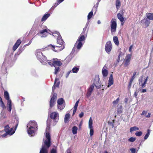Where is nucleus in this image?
Instances as JSON below:
<instances>
[{
	"instance_id": "0eeeda50",
	"label": "nucleus",
	"mask_w": 153,
	"mask_h": 153,
	"mask_svg": "<svg viewBox=\"0 0 153 153\" xmlns=\"http://www.w3.org/2000/svg\"><path fill=\"white\" fill-rule=\"evenodd\" d=\"M53 36H57V43L59 44L60 46H62V45L64 43V42L62 40V37L59 32L56 31L53 34Z\"/></svg>"
},
{
	"instance_id": "39448f33",
	"label": "nucleus",
	"mask_w": 153,
	"mask_h": 153,
	"mask_svg": "<svg viewBox=\"0 0 153 153\" xmlns=\"http://www.w3.org/2000/svg\"><path fill=\"white\" fill-rule=\"evenodd\" d=\"M16 125L14 130H13V128H10L9 125H7L4 127V131L9 136H11L13 135L15 133V131L16 129L19 124L18 119H16Z\"/></svg>"
},
{
	"instance_id": "0e129e2a",
	"label": "nucleus",
	"mask_w": 153,
	"mask_h": 153,
	"mask_svg": "<svg viewBox=\"0 0 153 153\" xmlns=\"http://www.w3.org/2000/svg\"><path fill=\"white\" fill-rule=\"evenodd\" d=\"M74 108V110H73V115H74L75 114V113H76V110H77L76 108Z\"/></svg>"
},
{
	"instance_id": "b1692460",
	"label": "nucleus",
	"mask_w": 153,
	"mask_h": 153,
	"mask_svg": "<svg viewBox=\"0 0 153 153\" xmlns=\"http://www.w3.org/2000/svg\"><path fill=\"white\" fill-rule=\"evenodd\" d=\"M7 109L9 111H10L12 109L11 101L9 100L7 102Z\"/></svg>"
},
{
	"instance_id": "a19ab883",
	"label": "nucleus",
	"mask_w": 153,
	"mask_h": 153,
	"mask_svg": "<svg viewBox=\"0 0 153 153\" xmlns=\"http://www.w3.org/2000/svg\"><path fill=\"white\" fill-rule=\"evenodd\" d=\"M31 73L33 76L35 77H37L38 75L36 73L35 70L33 69L31 71Z\"/></svg>"
},
{
	"instance_id": "2f4dec72",
	"label": "nucleus",
	"mask_w": 153,
	"mask_h": 153,
	"mask_svg": "<svg viewBox=\"0 0 153 153\" xmlns=\"http://www.w3.org/2000/svg\"><path fill=\"white\" fill-rule=\"evenodd\" d=\"M123 55V53L121 51L119 53V55L118 56V57L117 59V62H116V66L118 64V63L119 62L120 60V57L121 56H122Z\"/></svg>"
},
{
	"instance_id": "ddd939ff",
	"label": "nucleus",
	"mask_w": 153,
	"mask_h": 153,
	"mask_svg": "<svg viewBox=\"0 0 153 153\" xmlns=\"http://www.w3.org/2000/svg\"><path fill=\"white\" fill-rule=\"evenodd\" d=\"M131 55L129 54L127 55L125 58V59L124 62V65L125 67H127L130 64Z\"/></svg>"
},
{
	"instance_id": "a878e982",
	"label": "nucleus",
	"mask_w": 153,
	"mask_h": 153,
	"mask_svg": "<svg viewBox=\"0 0 153 153\" xmlns=\"http://www.w3.org/2000/svg\"><path fill=\"white\" fill-rule=\"evenodd\" d=\"M117 18L119 19L120 21L121 22H123L124 21V18L120 13H118L117 15Z\"/></svg>"
},
{
	"instance_id": "e2e57ef3",
	"label": "nucleus",
	"mask_w": 153,
	"mask_h": 153,
	"mask_svg": "<svg viewBox=\"0 0 153 153\" xmlns=\"http://www.w3.org/2000/svg\"><path fill=\"white\" fill-rule=\"evenodd\" d=\"M58 3V1L57 0L56 2L55 3L54 5V6H55V7H56L59 4H60L59 3Z\"/></svg>"
},
{
	"instance_id": "bb28decb",
	"label": "nucleus",
	"mask_w": 153,
	"mask_h": 153,
	"mask_svg": "<svg viewBox=\"0 0 153 153\" xmlns=\"http://www.w3.org/2000/svg\"><path fill=\"white\" fill-rule=\"evenodd\" d=\"M116 7L117 10L119 9L121 5V2L120 0H116Z\"/></svg>"
},
{
	"instance_id": "2eb2a0df",
	"label": "nucleus",
	"mask_w": 153,
	"mask_h": 153,
	"mask_svg": "<svg viewBox=\"0 0 153 153\" xmlns=\"http://www.w3.org/2000/svg\"><path fill=\"white\" fill-rule=\"evenodd\" d=\"M94 88V85L92 84L91 85L87 90V91L86 94V97L88 98L91 95L92 92Z\"/></svg>"
},
{
	"instance_id": "e433bc0d",
	"label": "nucleus",
	"mask_w": 153,
	"mask_h": 153,
	"mask_svg": "<svg viewBox=\"0 0 153 153\" xmlns=\"http://www.w3.org/2000/svg\"><path fill=\"white\" fill-rule=\"evenodd\" d=\"M150 129H147V133L146 134L144 137V140H146L148 138L150 134Z\"/></svg>"
},
{
	"instance_id": "69168bd1",
	"label": "nucleus",
	"mask_w": 153,
	"mask_h": 153,
	"mask_svg": "<svg viewBox=\"0 0 153 153\" xmlns=\"http://www.w3.org/2000/svg\"><path fill=\"white\" fill-rule=\"evenodd\" d=\"M31 42H32V41L30 40L28 44L25 45V46H28V45H30L31 44Z\"/></svg>"
},
{
	"instance_id": "4c0bfd02",
	"label": "nucleus",
	"mask_w": 153,
	"mask_h": 153,
	"mask_svg": "<svg viewBox=\"0 0 153 153\" xmlns=\"http://www.w3.org/2000/svg\"><path fill=\"white\" fill-rule=\"evenodd\" d=\"M148 76H147L146 79H145L143 83H141L140 85H139L140 86H141L142 87H144L146 85V84L147 82L148 79Z\"/></svg>"
},
{
	"instance_id": "de8ad7c7",
	"label": "nucleus",
	"mask_w": 153,
	"mask_h": 153,
	"mask_svg": "<svg viewBox=\"0 0 153 153\" xmlns=\"http://www.w3.org/2000/svg\"><path fill=\"white\" fill-rule=\"evenodd\" d=\"M77 45V44L76 43L74 45V46L72 50V51L71 52L72 53H74V52L76 50V48H77L76 47Z\"/></svg>"
},
{
	"instance_id": "cd10ccee",
	"label": "nucleus",
	"mask_w": 153,
	"mask_h": 153,
	"mask_svg": "<svg viewBox=\"0 0 153 153\" xmlns=\"http://www.w3.org/2000/svg\"><path fill=\"white\" fill-rule=\"evenodd\" d=\"M147 18L150 20H153V13H146Z\"/></svg>"
},
{
	"instance_id": "5fc2aeb1",
	"label": "nucleus",
	"mask_w": 153,
	"mask_h": 153,
	"mask_svg": "<svg viewBox=\"0 0 153 153\" xmlns=\"http://www.w3.org/2000/svg\"><path fill=\"white\" fill-rule=\"evenodd\" d=\"M19 46L16 45L15 44L13 45V50L14 51H15Z\"/></svg>"
},
{
	"instance_id": "4be33fe9",
	"label": "nucleus",
	"mask_w": 153,
	"mask_h": 153,
	"mask_svg": "<svg viewBox=\"0 0 153 153\" xmlns=\"http://www.w3.org/2000/svg\"><path fill=\"white\" fill-rule=\"evenodd\" d=\"M4 97L5 99L7 101V102H9V100H11L10 99L9 93L7 91H4Z\"/></svg>"
},
{
	"instance_id": "680f3d73",
	"label": "nucleus",
	"mask_w": 153,
	"mask_h": 153,
	"mask_svg": "<svg viewBox=\"0 0 153 153\" xmlns=\"http://www.w3.org/2000/svg\"><path fill=\"white\" fill-rule=\"evenodd\" d=\"M71 72V71H69L68 72H67V73L66 74V78H67L68 77L69 74H70V73Z\"/></svg>"
},
{
	"instance_id": "6e6552de",
	"label": "nucleus",
	"mask_w": 153,
	"mask_h": 153,
	"mask_svg": "<svg viewBox=\"0 0 153 153\" xmlns=\"http://www.w3.org/2000/svg\"><path fill=\"white\" fill-rule=\"evenodd\" d=\"M51 118L53 120L54 122L53 123V126H54L56 124V123L58 122L59 119V114L58 113L56 112H54L51 113L50 115Z\"/></svg>"
},
{
	"instance_id": "72a5a7b5",
	"label": "nucleus",
	"mask_w": 153,
	"mask_h": 153,
	"mask_svg": "<svg viewBox=\"0 0 153 153\" xmlns=\"http://www.w3.org/2000/svg\"><path fill=\"white\" fill-rule=\"evenodd\" d=\"M77 128L76 126H73L72 128V132L73 134H75L77 133Z\"/></svg>"
},
{
	"instance_id": "37998d69",
	"label": "nucleus",
	"mask_w": 153,
	"mask_h": 153,
	"mask_svg": "<svg viewBox=\"0 0 153 153\" xmlns=\"http://www.w3.org/2000/svg\"><path fill=\"white\" fill-rule=\"evenodd\" d=\"M57 107L58 109H60V110H62L64 108L65 105L64 104L60 105H58Z\"/></svg>"
},
{
	"instance_id": "13d9d810",
	"label": "nucleus",
	"mask_w": 153,
	"mask_h": 153,
	"mask_svg": "<svg viewBox=\"0 0 153 153\" xmlns=\"http://www.w3.org/2000/svg\"><path fill=\"white\" fill-rule=\"evenodd\" d=\"M48 64L51 66H53V60L51 62H48Z\"/></svg>"
},
{
	"instance_id": "f704fd0d",
	"label": "nucleus",
	"mask_w": 153,
	"mask_h": 153,
	"mask_svg": "<svg viewBox=\"0 0 153 153\" xmlns=\"http://www.w3.org/2000/svg\"><path fill=\"white\" fill-rule=\"evenodd\" d=\"M79 69V67H74L72 69V71L73 73H76L78 72V71Z\"/></svg>"
},
{
	"instance_id": "ea45409f",
	"label": "nucleus",
	"mask_w": 153,
	"mask_h": 153,
	"mask_svg": "<svg viewBox=\"0 0 153 153\" xmlns=\"http://www.w3.org/2000/svg\"><path fill=\"white\" fill-rule=\"evenodd\" d=\"M93 15V10H91L88 15V20H89L92 17Z\"/></svg>"
},
{
	"instance_id": "9d476101",
	"label": "nucleus",
	"mask_w": 153,
	"mask_h": 153,
	"mask_svg": "<svg viewBox=\"0 0 153 153\" xmlns=\"http://www.w3.org/2000/svg\"><path fill=\"white\" fill-rule=\"evenodd\" d=\"M49 47H50L54 51L58 52L61 51L64 49L65 46H58L57 45H53L51 44L49 45H48Z\"/></svg>"
},
{
	"instance_id": "a211bd4d",
	"label": "nucleus",
	"mask_w": 153,
	"mask_h": 153,
	"mask_svg": "<svg viewBox=\"0 0 153 153\" xmlns=\"http://www.w3.org/2000/svg\"><path fill=\"white\" fill-rule=\"evenodd\" d=\"M113 84V75L112 74H111L108 80V83L107 87L108 88Z\"/></svg>"
},
{
	"instance_id": "09e8293b",
	"label": "nucleus",
	"mask_w": 153,
	"mask_h": 153,
	"mask_svg": "<svg viewBox=\"0 0 153 153\" xmlns=\"http://www.w3.org/2000/svg\"><path fill=\"white\" fill-rule=\"evenodd\" d=\"M0 105L1 107L3 109L6 108V107L3 101L0 102Z\"/></svg>"
},
{
	"instance_id": "c756f323",
	"label": "nucleus",
	"mask_w": 153,
	"mask_h": 153,
	"mask_svg": "<svg viewBox=\"0 0 153 153\" xmlns=\"http://www.w3.org/2000/svg\"><path fill=\"white\" fill-rule=\"evenodd\" d=\"M123 107L122 105L117 106V112L118 114H120L123 112Z\"/></svg>"
},
{
	"instance_id": "7ed1b4c3",
	"label": "nucleus",
	"mask_w": 153,
	"mask_h": 153,
	"mask_svg": "<svg viewBox=\"0 0 153 153\" xmlns=\"http://www.w3.org/2000/svg\"><path fill=\"white\" fill-rule=\"evenodd\" d=\"M37 123L33 120L30 121L27 125V131L29 136H33L34 134V130L37 129Z\"/></svg>"
},
{
	"instance_id": "9b49d317",
	"label": "nucleus",
	"mask_w": 153,
	"mask_h": 153,
	"mask_svg": "<svg viewBox=\"0 0 153 153\" xmlns=\"http://www.w3.org/2000/svg\"><path fill=\"white\" fill-rule=\"evenodd\" d=\"M112 48V46L111 41H108L105 45V50L106 52L108 54L110 52Z\"/></svg>"
},
{
	"instance_id": "393cba45",
	"label": "nucleus",
	"mask_w": 153,
	"mask_h": 153,
	"mask_svg": "<svg viewBox=\"0 0 153 153\" xmlns=\"http://www.w3.org/2000/svg\"><path fill=\"white\" fill-rule=\"evenodd\" d=\"M144 22L146 26H148L150 22V20L148 19L145 18L141 21V22Z\"/></svg>"
},
{
	"instance_id": "052dcab7",
	"label": "nucleus",
	"mask_w": 153,
	"mask_h": 153,
	"mask_svg": "<svg viewBox=\"0 0 153 153\" xmlns=\"http://www.w3.org/2000/svg\"><path fill=\"white\" fill-rule=\"evenodd\" d=\"M84 115V113L83 112H82L79 115V117L80 118H82Z\"/></svg>"
},
{
	"instance_id": "f03ea898",
	"label": "nucleus",
	"mask_w": 153,
	"mask_h": 153,
	"mask_svg": "<svg viewBox=\"0 0 153 153\" xmlns=\"http://www.w3.org/2000/svg\"><path fill=\"white\" fill-rule=\"evenodd\" d=\"M60 81L58 79L56 78L54 81V85L52 87L53 94L52 97L50 101V108H52L54 105L56 99L57 98V94L55 93H53L54 90L56 87H58L59 86Z\"/></svg>"
},
{
	"instance_id": "c03bdc74",
	"label": "nucleus",
	"mask_w": 153,
	"mask_h": 153,
	"mask_svg": "<svg viewBox=\"0 0 153 153\" xmlns=\"http://www.w3.org/2000/svg\"><path fill=\"white\" fill-rule=\"evenodd\" d=\"M142 132L141 131H137L136 132L135 134L136 136L140 137L141 136Z\"/></svg>"
},
{
	"instance_id": "4d7b16f0",
	"label": "nucleus",
	"mask_w": 153,
	"mask_h": 153,
	"mask_svg": "<svg viewBox=\"0 0 153 153\" xmlns=\"http://www.w3.org/2000/svg\"><path fill=\"white\" fill-rule=\"evenodd\" d=\"M143 80V76H141V77L140 78L139 80V85H140L142 81Z\"/></svg>"
},
{
	"instance_id": "774afa93",
	"label": "nucleus",
	"mask_w": 153,
	"mask_h": 153,
	"mask_svg": "<svg viewBox=\"0 0 153 153\" xmlns=\"http://www.w3.org/2000/svg\"><path fill=\"white\" fill-rule=\"evenodd\" d=\"M146 112L145 111H143L141 113V115H144L145 114H146Z\"/></svg>"
},
{
	"instance_id": "f8f14e48",
	"label": "nucleus",
	"mask_w": 153,
	"mask_h": 153,
	"mask_svg": "<svg viewBox=\"0 0 153 153\" xmlns=\"http://www.w3.org/2000/svg\"><path fill=\"white\" fill-rule=\"evenodd\" d=\"M92 84H93L94 86H95L97 89L101 88V84L100 83V78L98 76L95 77L94 82Z\"/></svg>"
},
{
	"instance_id": "4468645a",
	"label": "nucleus",
	"mask_w": 153,
	"mask_h": 153,
	"mask_svg": "<svg viewBox=\"0 0 153 153\" xmlns=\"http://www.w3.org/2000/svg\"><path fill=\"white\" fill-rule=\"evenodd\" d=\"M38 28L39 30V32L40 34H43L45 33H47V30L46 29L47 27L45 26L40 25Z\"/></svg>"
},
{
	"instance_id": "bf43d9fd",
	"label": "nucleus",
	"mask_w": 153,
	"mask_h": 153,
	"mask_svg": "<svg viewBox=\"0 0 153 153\" xmlns=\"http://www.w3.org/2000/svg\"><path fill=\"white\" fill-rule=\"evenodd\" d=\"M9 135L6 132L1 135L2 137H6L7 136Z\"/></svg>"
},
{
	"instance_id": "49530a36",
	"label": "nucleus",
	"mask_w": 153,
	"mask_h": 153,
	"mask_svg": "<svg viewBox=\"0 0 153 153\" xmlns=\"http://www.w3.org/2000/svg\"><path fill=\"white\" fill-rule=\"evenodd\" d=\"M99 3L98 2H97L96 4L94 5V7H93L92 10H93L94 9H95V12L97 11V8L98 6Z\"/></svg>"
},
{
	"instance_id": "6e6d98bb",
	"label": "nucleus",
	"mask_w": 153,
	"mask_h": 153,
	"mask_svg": "<svg viewBox=\"0 0 153 153\" xmlns=\"http://www.w3.org/2000/svg\"><path fill=\"white\" fill-rule=\"evenodd\" d=\"M40 20V18L39 17H38L36 18L35 21V24H37L39 22V21Z\"/></svg>"
},
{
	"instance_id": "412c9836",
	"label": "nucleus",
	"mask_w": 153,
	"mask_h": 153,
	"mask_svg": "<svg viewBox=\"0 0 153 153\" xmlns=\"http://www.w3.org/2000/svg\"><path fill=\"white\" fill-rule=\"evenodd\" d=\"M52 120L51 119L49 118L48 119L47 121V127L46 129V131L48 130L49 129L50 125H52Z\"/></svg>"
},
{
	"instance_id": "f257e3e1",
	"label": "nucleus",
	"mask_w": 153,
	"mask_h": 153,
	"mask_svg": "<svg viewBox=\"0 0 153 153\" xmlns=\"http://www.w3.org/2000/svg\"><path fill=\"white\" fill-rule=\"evenodd\" d=\"M45 136L47 139L43 143L39 153H48V149L51 145V137L50 133L49 132H46Z\"/></svg>"
},
{
	"instance_id": "1a4fd4ad",
	"label": "nucleus",
	"mask_w": 153,
	"mask_h": 153,
	"mask_svg": "<svg viewBox=\"0 0 153 153\" xmlns=\"http://www.w3.org/2000/svg\"><path fill=\"white\" fill-rule=\"evenodd\" d=\"M85 39L84 36L80 35V36L78 38L77 40L76 43L77 44L76 47L77 49L79 50L83 45V44L82 42V41H84Z\"/></svg>"
},
{
	"instance_id": "603ef678",
	"label": "nucleus",
	"mask_w": 153,
	"mask_h": 153,
	"mask_svg": "<svg viewBox=\"0 0 153 153\" xmlns=\"http://www.w3.org/2000/svg\"><path fill=\"white\" fill-rule=\"evenodd\" d=\"M119 100V98H117L115 100L113 101V104H116L118 103Z\"/></svg>"
},
{
	"instance_id": "a18cd8bd",
	"label": "nucleus",
	"mask_w": 153,
	"mask_h": 153,
	"mask_svg": "<svg viewBox=\"0 0 153 153\" xmlns=\"http://www.w3.org/2000/svg\"><path fill=\"white\" fill-rule=\"evenodd\" d=\"M136 140V138L135 137H131L128 139V141L130 142H133L134 141Z\"/></svg>"
},
{
	"instance_id": "7c9ffc66",
	"label": "nucleus",
	"mask_w": 153,
	"mask_h": 153,
	"mask_svg": "<svg viewBox=\"0 0 153 153\" xmlns=\"http://www.w3.org/2000/svg\"><path fill=\"white\" fill-rule=\"evenodd\" d=\"M70 118V115L69 114H66L64 118V122L65 123H67Z\"/></svg>"
},
{
	"instance_id": "338daca9",
	"label": "nucleus",
	"mask_w": 153,
	"mask_h": 153,
	"mask_svg": "<svg viewBox=\"0 0 153 153\" xmlns=\"http://www.w3.org/2000/svg\"><path fill=\"white\" fill-rule=\"evenodd\" d=\"M146 89H142L141 90V92L142 93H145L146 92Z\"/></svg>"
},
{
	"instance_id": "c85d7f7f",
	"label": "nucleus",
	"mask_w": 153,
	"mask_h": 153,
	"mask_svg": "<svg viewBox=\"0 0 153 153\" xmlns=\"http://www.w3.org/2000/svg\"><path fill=\"white\" fill-rule=\"evenodd\" d=\"M113 40L115 44L117 45H119V41L118 37L116 36H114L113 38Z\"/></svg>"
},
{
	"instance_id": "6ab92c4d",
	"label": "nucleus",
	"mask_w": 153,
	"mask_h": 153,
	"mask_svg": "<svg viewBox=\"0 0 153 153\" xmlns=\"http://www.w3.org/2000/svg\"><path fill=\"white\" fill-rule=\"evenodd\" d=\"M136 72H134V73L133 75L132 76V77L129 82V84H128V89H130L132 82L135 78V75H136Z\"/></svg>"
},
{
	"instance_id": "c9c22d12",
	"label": "nucleus",
	"mask_w": 153,
	"mask_h": 153,
	"mask_svg": "<svg viewBox=\"0 0 153 153\" xmlns=\"http://www.w3.org/2000/svg\"><path fill=\"white\" fill-rule=\"evenodd\" d=\"M139 128L137 126H134L133 127H131L130 128V132L131 133H132V131H135L139 130Z\"/></svg>"
},
{
	"instance_id": "3c124183",
	"label": "nucleus",
	"mask_w": 153,
	"mask_h": 153,
	"mask_svg": "<svg viewBox=\"0 0 153 153\" xmlns=\"http://www.w3.org/2000/svg\"><path fill=\"white\" fill-rule=\"evenodd\" d=\"M21 40L20 39H18L17 41L16 42V43H15L16 45H18V46H19L20 45V44L21 43Z\"/></svg>"
},
{
	"instance_id": "58836bf2",
	"label": "nucleus",
	"mask_w": 153,
	"mask_h": 153,
	"mask_svg": "<svg viewBox=\"0 0 153 153\" xmlns=\"http://www.w3.org/2000/svg\"><path fill=\"white\" fill-rule=\"evenodd\" d=\"M55 71L54 74L55 75H56L58 72L60 71V68L59 67H55Z\"/></svg>"
},
{
	"instance_id": "5701e85b",
	"label": "nucleus",
	"mask_w": 153,
	"mask_h": 153,
	"mask_svg": "<svg viewBox=\"0 0 153 153\" xmlns=\"http://www.w3.org/2000/svg\"><path fill=\"white\" fill-rule=\"evenodd\" d=\"M50 16V13H48L45 14L42 17L41 20V22H45Z\"/></svg>"
},
{
	"instance_id": "423d86ee",
	"label": "nucleus",
	"mask_w": 153,
	"mask_h": 153,
	"mask_svg": "<svg viewBox=\"0 0 153 153\" xmlns=\"http://www.w3.org/2000/svg\"><path fill=\"white\" fill-rule=\"evenodd\" d=\"M111 34L114 35L116 31L117 24L116 20L115 19H112L111 21Z\"/></svg>"
},
{
	"instance_id": "aec40b11",
	"label": "nucleus",
	"mask_w": 153,
	"mask_h": 153,
	"mask_svg": "<svg viewBox=\"0 0 153 153\" xmlns=\"http://www.w3.org/2000/svg\"><path fill=\"white\" fill-rule=\"evenodd\" d=\"M62 65V63L60 61L53 60V66L54 67H59Z\"/></svg>"
},
{
	"instance_id": "f3484780",
	"label": "nucleus",
	"mask_w": 153,
	"mask_h": 153,
	"mask_svg": "<svg viewBox=\"0 0 153 153\" xmlns=\"http://www.w3.org/2000/svg\"><path fill=\"white\" fill-rule=\"evenodd\" d=\"M106 68V66L105 65L102 69V73L104 77H106L108 74V72Z\"/></svg>"
},
{
	"instance_id": "864d4df0",
	"label": "nucleus",
	"mask_w": 153,
	"mask_h": 153,
	"mask_svg": "<svg viewBox=\"0 0 153 153\" xmlns=\"http://www.w3.org/2000/svg\"><path fill=\"white\" fill-rule=\"evenodd\" d=\"M79 100L76 102L74 108H77L79 102Z\"/></svg>"
},
{
	"instance_id": "473e14b6",
	"label": "nucleus",
	"mask_w": 153,
	"mask_h": 153,
	"mask_svg": "<svg viewBox=\"0 0 153 153\" xmlns=\"http://www.w3.org/2000/svg\"><path fill=\"white\" fill-rule=\"evenodd\" d=\"M64 102V100L63 98H59L58 99L57 101V103L58 105L63 104Z\"/></svg>"
},
{
	"instance_id": "20e7f679",
	"label": "nucleus",
	"mask_w": 153,
	"mask_h": 153,
	"mask_svg": "<svg viewBox=\"0 0 153 153\" xmlns=\"http://www.w3.org/2000/svg\"><path fill=\"white\" fill-rule=\"evenodd\" d=\"M43 49H38L36 50L35 55L37 59L43 65H46V61H47V58L43 55L42 51Z\"/></svg>"
},
{
	"instance_id": "79ce46f5",
	"label": "nucleus",
	"mask_w": 153,
	"mask_h": 153,
	"mask_svg": "<svg viewBox=\"0 0 153 153\" xmlns=\"http://www.w3.org/2000/svg\"><path fill=\"white\" fill-rule=\"evenodd\" d=\"M50 153H57L56 148H53L51 150Z\"/></svg>"
},
{
	"instance_id": "dca6fc26",
	"label": "nucleus",
	"mask_w": 153,
	"mask_h": 153,
	"mask_svg": "<svg viewBox=\"0 0 153 153\" xmlns=\"http://www.w3.org/2000/svg\"><path fill=\"white\" fill-rule=\"evenodd\" d=\"M89 128L90 129V135L92 136L94 134L93 127L92 126V120L90 117L89 121Z\"/></svg>"
},
{
	"instance_id": "8fccbe9b",
	"label": "nucleus",
	"mask_w": 153,
	"mask_h": 153,
	"mask_svg": "<svg viewBox=\"0 0 153 153\" xmlns=\"http://www.w3.org/2000/svg\"><path fill=\"white\" fill-rule=\"evenodd\" d=\"M130 151L131 152V153H137L136 152V149L134 148H131L130 149Z\"/></svg>"
}]
</instances>
